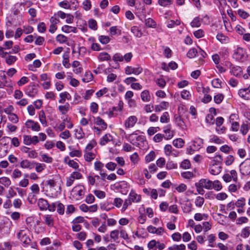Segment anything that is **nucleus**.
<instances>
[{
	"label": "nucleus",
	"instance_id": "nucleus-3",
	"mask_svg": "<svg viewBox=\"0 0 250 250\" xmlns=\"http://www.w3.org/2000/svg\"><path fill=\"white\" fill-rule=\"evenodd\" d=\"M239 116L236 114H231L229 118V123L231 124V129L233 131H237L239 128V124L237 122Z\"/></svg>",
	"mask_w": 250,
	"mask_h": 250
},
{
	"label": "nucleus",
	"instance_id": "nucleus-62",
	"mask_svg": "<svg viewBox=\"0 0 250 250\" xmlns=\"http://www.w3.org/2000/svg\"><path fill=\"white\" fill-rule=\"evenodd\" d=\"M35 165L36 170L38 172H41L45 168V165L44 164L35 163Z\"/></svg>",
	"mask_w": 250,
	"mask_h": 250
},
{
	"label": "nucleus",
	"instance_id": "nucleus-64",
	"mask_svg": "<svg viewBox=\"0 0 250 250\" xmlns=\"http://www.w3.org/2000/svg\"><path fill=\"white\" fill-rule=\"evenodd\" d=\"M89 27L93 30H96L97 29V22L95 20L91 19L88 21Z\"/></svg>",
	"mask_w": 250,
	"mask_h": 250
},
{
	"label": "nucleus",
	"instance_id": "nucleus-52",
	"mask_svg": "<svg viewBox=\"0 0 250 250\" xmlns=\"http://www.w3.org/2000/svg\"><path fill=\"white\" fill-rule=\"evenodd\" d=\"M155 157V152L153 151H151L146 156V161L147 163L150 162L154 159Z\"/></svg>",
	"mask_w": 250,
	"mask_h": 250
},
{
	"label": "nucleus",
	"instance_id": "nucleus-19",
	"mask_svg": "<svg viewBox=\"0 0 250 250\" xmlns=\"http://www.w3.org/2000/svg\"><path fill=\"white\" fill-rule=\"evenodd\" d=\"M60 99L59 101V103L60 104H63L66 99L69 100L71 98V95L66 91L61 93L60 94Z\"/></svg>",
	"mask_w": 250,
	"mask_h": 250
},
{
	"label": "nucleus",
	"instance_id": "nucleus-9",
	"mask_svg": "<svg viewBox=\"0 0 250 250\" xmlns=\"http://www.w3.org/2000/svg\"><path fill=\"white\" fill-rule=\"evenodd\" d=\"M38 86L35 84L28 86L25 90V93L31 97H35L38 93Z\"/></svg>",
	"mask_w": 250,
	"mask_h": 250
},
{
	"label": "nucleus",
	"instance_id": "nucleus-1",
	"mask_svg": "<svg viewBox=\"0 0 250 250\" xmlns=\"http://www.w3.org/2000/svg\"><path fill=\"white\" fill-rule=\"evenodd\" d=\"M30 189L32 192L28 194V200L30 203H32L33 200H36V195L39 193L40 189L39 186L37 184H34L31 186Z\"/></svg>",
	"mask_w": 250,
	"mask_h": 250
},
{
	"label": "nucleus",
	"instance_id": "nucleus-22",
	"mask_svg": "<svg viewBox=\"0 0 250 250\" xmlns=\"http://www.w3.org/2000/svg\"><path fill=\"white\" fill-rule=\"evenodd\" d=\"M20 166L22 168L32 169L34 167V164L31 163L27 160H22L21 162Z\"/></svg>",
	"mask_w": 250,
	"mask_h": 250
},
{
	"label": "nucleus",
	"instance_id": "nucleus-5",
	"mask_svg": "<svg viewBox=\"0 0 250 250\" xmlns=\"http://www.w3.org/2000/svg\"><path fill=\"white\" fill-rule=\"evenodd\" d=\"M246 53L245 49L238 47L234 51L233 57L237 60H241L244 57Z\"/></svg>",
	"mask_w": 250,
	"mask_h": 250
},
{
	"label": "nucleus",
	"instance_id": "nucleus-58",
	"mask_svg": "<svg viewBox=\"0 0 250 250\" xmlns=\"http://www.w3.org/2000/svg\"><path fill=\"white\" fill-rule=\"evenodd\" d=\"M197 53V51L195 48H192L188 51L187 55L189 58H193L196 56Z\"/></svg>",
	"mask_w": 250,
	"mask_h": 250
},
{
	"label": "nucleus",
	"instance_id": "nucleus-27",
	"mask_svg": "<svg viewBox=\"0 0 250 250\" xmlns=\"http://www.w3.org/2000/svg\"><path fill=\"white\" fill-rule=\"evenodd\" d=\"M39 118L41 123L44 126H46L47 125V121L46 119L45 114L43 110H41L40 111Z\"/></svg>",
	"mask_w": 250,
	"mask_h": 250
},
{
	"label": "nucleus",
	"instance_id": "nucleus-57",
	"mask_svg": "<svg viewBox=\"0 0 250 250\" xmlns=\"http://www.w3.org/2000/svg\"><path fill=\"white\" fill-rule=\"evenodd\" d=\"M41 62L39 60H36L33 62V64L29 65V68L31 70H33L34 68H38L41 65Z\"/></svg>",
	"mask_w": 250,
	"mask_h": 250
},
{
	"label": "nucleus",
	"instance_id": "nucleus-42",
	"mask_svg": "<svg viewBox=\"0 0 250 250\" xmlns=\"http://www.w3.org/2000/svg\"><path fill=\"white\" fill-rule=\"evenodd\" d=\"M93 79V75L90 72H85L83 78L82 80L84 83H88L91 81Z\"/></svg>",
	"mask_w": 250,
	"mask_h": 250
},
{
	"label": "nucleus",
	"instance_id": "nucleus-8",
	"mask_svg": "<svg viewBox=\"0 0 250 250\" xmlns=\"http://www.w3.org/2000/svg\"><path fill=\"white\" fill-rule=\"evenodd\" d=\"M25 125L27 128H31L32 130L34 131H39L41 129L39 124L32 120H28L25 122Z\"/></svg>",
	"mask_w": 250,
	"mask_h": 250
},
{
	"label": "nucleus",
	"instance_id": "nucleus-23",
	"mask_svg": "<svg viewBox=\"0 0 250 250\" xmlns=\"http://www.w3.org/2000/svg\"><path fill=\"white\" fill-rule=\"evenodd\" d=\"M164 132L166 134L165 138L167 140L171 139L173 136V132L170 130V125H167L164 128Z\"/></svg>",
	"mask_w": 250,
	"mask_h": 250
},
{
	"label": "nucleus",
	"instance_id": "nucleus-13",
	"mask_svg": "<svg viewBox=\"0 0 250 250\" xmlns=\"http://www.w3.org/2000/svg\"><path fill=\"white\" fill-rule=\"evenodd\" d=\"M128 197L132 203H139L141 200V196L133 190L130 191Z\"/></svg>",
	"mask_w": 250,
	"mask_h": 250
},
{
	"label": "nucleus",
	"instance_id": "nucleus-39",
	"mask_svg": "<svg viewBox=\"0 0 250 250\" xmlns=\"http://www.w3.org/2000/svg\"><path fill=\"white\" fill-rule=\"evenodd\" d=\"M208 216L206 214H201L200 213H195L194 218L196 221H200L202 220H206Z\"/></svg>",
	"mask_w": 250,
	"mask_h": 250
},
{
	"label": "nucleus",
	"instance_id": "nucleus-4",
	"mask_svg": "<svg viewBox=\"0 0 250 250\" xmlns=\"http://www.w3.org/2000/svg\"><path fill=\"white\" fill-rule=\"evenodd\" d=\"M39 142V139L37 136H34L33 137L26 135L23 136V143L26 145H36Z\"/></svg>",
	"mask_w": 250,
	"mask_h": 250
},
{
	"label": "nucleus",
	"instance_id": "nucleus-33",
	"mask_svg": "<svg viewBox=\"0 0 250 250\" xmlns=\"http://www.w3.org/2000/svg\"><path fill=\"white\" fill-rule=\"evenodd\" d=\"M0 184L8 188L11 184V180L7 177H2L0 178Z\"/></svg>",
	"mask_w": 250,
	"mask_h": 250
},
{
	"label": "nucleus",
	"instance_id": "nucleus-24",
	"mask_svg": "<svg viewBox=\"0 0 250 250\" xmlns=\"http://www.w3.org/2000/svg\"><path fill=\"white\" fill-rule=\"evenodd\" d=\"M142 139L143 137L142 136H137L136 134L134 133L130 134L128 137V139L129 140L130 143L133 145L136 144V141H140Z\"/></svg>",
	"mask_w": 250,
	"mask_h": 250
},
{
	"label": "nucleus",
	"instance_id": "nucleus-12",
	"mask_svg": "<svg viewBox=\"0 0 250 250\" xmlns=\"http://www.w3.org/2000/svg\"><path fill=\"white\" fill-rule=\"evenodd\" d=\"M164 150L166 155L167 156H170V155H172L175 157H176L178 154L177 151L173 149L172 146L170 145H166L164 147Z\"/></svg>",
	"mask_w": 250,
	"mask_h": 250
},
{
	"label": "nucleus",
	"instance_id": "nucleus-32",
	"mask_svg": "<svg viewBox=\"0 0 250 250\" xmlns=\"http://www.w3.org/2000/svg\"><path fill=\"white\" fill-rule=\"evenodd\" d=\"M209 141L211 143H214L217 144H221L224 143L222 139L214 135L210 136Z\"/></svg>",
	"mask_w": 250,
	"mask_h": 250
},
{
	"label": "nucleus",
	"instance_id": "nucleus-16",
	"mask_svg": "<svg viewBox=\"0 0 250 250\" xmlns=\"http://www.w3.org/2000/svg\"><path fill=\"white\" fill-rule=\"evenodd\" d=\"M169 106V104L167 102H162L159 104L155 105L154 110L155 112H161L163 110H166Z\"/></svg>",
	"mask_w": 250,
	"mask_h": 250
},
{
	"label": "nucleus",
	"instance_id": "nucleus-46",
	"mask_svg": "<svg viewBox=\"0 0 250 250\" xmlns=\"http://www.w3.org/2000/svg\"><path fill=\"white\" fill-rule=\"evenodd\" d=\"M75 136L78 139H82L84 137V133L82 128L76 129Z\"/></svg>",
	"mask_w": 250,
	"mask_h": 250
},
{
	"label": "nucleus",
	"instance_id": "nucleus-48",
	"mask_svg": "<svg viewBox=\"0 0 250 250\" xmlns=\"http://www.w3.org/2000/svg\"><path fill=\"white\" fill-rule=\"evenodd\" d=\"M109 31L111 35H115L117 34H121V30L118 28L117 26H112L109 29Z\"/></svg>",
	"mask_w": 250,
	"mask_h": 250
},
{
	"label": "nucleus",
	"instance_id": "nucleus-28",
	"mask_svg": "<svg viewBox=\"0 0 250 250\" xmlns=\"http://www.w3.org/2000/svg\"><path fill=\"white\" fill-rule=\"evenodd\" d=\"M64 162L66 164H67L69 167L75 169H77L79 167L78 164L74 160H69V158L68 157L65 158Z\"/></svg>",
	"mask_w": 250,
	"mask_h": 250
},
{
	"label": "nucleus",
	"instance_id": "nucleus-15",
	"mask_svg": "<svg viewBox=\"0 0 250 250\" xmlns=\"http://www.w3.org/2000/svg\"><path fill=\"white\" fill-rule=\"evenodd\" d=\"M222 167L218 164H215L212 165L210 167V173L214 175L219 174L221 171Z\"/></svg>",
	"mask_w": 250,
	"mask_h": 250
},
{
	"label": "nucleus",
	"instance_id": "nucleus-25",
	"mask_svg": "<svg viewBox=\"0 0 250 250\" xmlns=\"http://www.w3.org/2000/svg\"><path fill=\"white\" fill-rule=\"evenodd\" d=\"M62 30L65 33H69L70 32L76 33L77 29L75 27H72L67 25H65L62 27Z\"/></svg>",
	"mask_w": 250,
	"mask_h": 250
},
{
	"label": "nucleus",
	"instance_id": "nucleus-21",
	"mask_svg": "<svg viewBox=\"0 0 250 250\" xmlns=\"http://www.w3.org/2000/svg\"><path fill=\"white\" fill-rule=\"evenodd\" d=\"M70 109L69 103H66L64 105H61L58 106L59 111L63 115H65Z\"/></svg>",
	"mask_w": 250,
	"mask_h": 250
},
{
	"label": "nucleus",
	"instance_id": "nucleus-60",
	"mask_svg": "<svg viewBox=\"0 0 250 250\" xmlns=\"http://www.w3.org/2000/svg\"><path fill=\"white\" fill-rule=\"evenodd\" d=\"M8 119L14 124H17L19 122V117L17 114L13 113L8 116Z\"/></svg>",
	"mask_w": 250,
	"mask_h": 250
},
{
	"label": "nucleus",
	"instance_id": "nucleus-36",
	"mask_svg": "<svg viewBox=\"0 0 250 250\" xmlns=\"http://www.w3.org/2000/svg\"><path fill=\"white\" fill-rule=\"evenodd\" d=\"M234 204L237 208H243L246 205V199L244 197H241L236 201Z\"/></svg>",
	"mask_w": 250,
	"mask_h": 250
},
{
	"label": "nucleus",
	"instance_id": "nucleus-47",
	"mask_svg": "<svg viewBox=\"0 0 250 250\" xmlns=\"http://www.w3.org/2000/svg\"><path fill=\"white\" fill-rule=\"evenodd\" d=\"M250 234V227H246L242 230L241 236L243 238H248Z\"/></svg>",
	"mask_w": 250,
	"mask_h": 250
},
{
	"label": "nucleus",
	"instance_id": "nucleus-53",
	"mask_svg": "<svg viewBox=\"0 0 250 250\" xmlns=\"http://www.w3.org/2000/svg\"><path fill=\"white\" fill-rule=\"evenodd\" d=\"M195 186L199 194L203 195L205 193V190L203 189L204 188L201 186V184L199 182L196 183Z\"/></svg>",
	"mask_w": 250,
	"mask_h": 250
},
{
	"label": "nucleus",
	"instance_id": "nucleus-38",
	"mask_svg": "<svg viewBox=\"0 0 250 250\" xmlns=\"http://www.w3.org/2000/svg\"><path fill=\"white\" fill-rule=\"evenodd\" d=\"M98 58L101 61H104L109 60L111 57L107 53L102 52L100 53Z\"/></svg>",
	"mask_w": 250,
	"mask_h": 250
},
{
	"label": "nucleus",
	"instance_id": "nucleus-7",
	"mask_svg": "<svg viewBox=\"0 0 250 250\" xmlns=\"http://www.w3.org/2000/svg\"><path fill=\"white\" fill-rule=\"evenodd\" d=\"M138 121L136 116H130L125 121L124 125L126 128H130L134 126Z\"/></svg>",
	"mask_w": 250,
	"mask_h": 250
},
{
	"label": "nucleus",
	"instance_id": "nucleus-59",
	"mask_svg": "<svg viewBox=\"0 0 250 250\" xmlns=\"http://www.w3.org/2000/svg\"><path fill=\"white\" fill-rule=\"evenodd\" d=\"M240 188V185L239 184H231L229 186L228 189L229 192H235Z\"/></svg>",
	"mask_w": 250,
	"mask_h": 250
},
{
	"label": "nucleus",
	"instance_id": "nucleus-2",
	"mask_svg": "<svg viewBox=\"0 0 250 250\" xmlns=\"http://www.w3.org/2000/svg\"><path fill=\"white\" fill-rule=\"evenodd\" d=\"M240 172L243 175L250 174V159H246L240 165Z\"/></svg>",
	"mask_w": 250,
	"mask_h": 250
},
{
	"label": "nucleus",
	"instance_id": "nucleus-35",
	"mask_svg": "<svg viewBox=\"0 0 250 250\" xmlns=\"http://www.w3.org/2000/svg\"><path fill=\"white\" fill-rule=\"evenodd\" d=\"M173 145L177 148H181L184 145V141L181 138H178L173 141Z\"/></svg>",
	"mask_w": 250,
	"mask_h": 250
},
{
	"label": "nucleus",
	"instance_id": "nucleus-63",
	"mask_svg": "<svg viewBox=\"0 0 250 250\" xmlns=\"http://www.w3.org/2000/svg\"><path fill=\"white\" fill-rule=\"evenodd\" d=\"M95 155L92 152H86L84 155L85 159L88 162H90L95 158Z\"/></svg>",
	"mask_w": 250,
	"mask_h": 250
},
{
	"label": "nucleus",
	"instance_id": "nucleus-26",
	"mask_svg": "<svg viewBox=\"0 0 250 250\" xmlns=\"http://www.w3.org/2000/svg\"><path fill=\"white\" fill-rule=\"evenodd\" d=\"M44 222L46 225L51 227L54 225V219L51 215H45L44 216Z\"/></svg>",
	"mask_w": 250,
	"mask_h": 250
},
{
	"label": "nucleus",
	"instance_id": "nucleus-18",
	"mask_svg": "<svg viewBox=\"0 0 250 250\" xmlns=\"http://www.w3.org/2000/svg\"><path fill=\"white\" fill-rule=\"evenodd\" d=\"M38 205L40 209L42 210H46L48 208V203L47 201L42 198L39 199Z\"/></svg>",
	"mask_w": 250,
	"mask_h": 250
},
{
	"label": "nucleus",
	"instance_id": "nucleus-51",
	"mask_svg": "<svg viewBox=\"0 0 250 250\" xmlns=\"http://www.w3.org/2000/svg\"><path fill=\"white\" fill-rule=\"evenodd\" d=\"M56 41L60 43H65L67 41V38L62 34H59L56 37Z\"/></svg>",
	"mask_w": 250,
	"mask_h": 250
},
{
	"label": "nucleus",
	"instance_id": "nucleus-50",
	"mask_svg": "<svg viewBox=\"0 0 250 250\" xmlns=\"http://www.w3.org/2000/svg\"><path fill=\"white\" fill-rule=\"evenodd\" d=\"M148 250H157L156 241L152 240L150 241L147 244Z\"/></svg>",
	"mask_w": 250,
	"mask_h": 250
},
{
	"label": "nucleus",
	"instance_id": "nucleus-11",
	"mask_svg": "<svg viewBox=\"0 0 250 250\" xmlns=\"http://www.w3.org/2000/svg\"><path fill=\"white\" fill-rule=\"evenodd\" d=\"M238 95L245 100L250 99V85L248 88L240 89L239 90Z\"/></svg>",
	"mask_w": 250,
	"mask_h": 250
},
{
	"label": "nucleus",
	"instance_id": "nucleus-34",
	"mask_svg": "<svg viewBox=\"0 0 250 250\" xmlns=\"http://www.w3.org/2000/svg\"><path fill=\"white\" fill-rule=\"evenodd\" d=\"M141 97L144 102H148L150 100V96L149 91L147 90H144L141 93Z\"/></svg>",
	"mask_w": 250,
	"mask_h": 250
},
{
	"label": "nucleus",
	"instance_id": "nucleus-37",
	"mask_svg": "<svg viewBox=\"0 0 250 250\" xmlns=\"http://www.w3.org/2000/svg\"><path fill=\"white\" fill-rule=\"evenodd\" d=\"M145 24L148 27L155 28L156 26V22L151 18H148L145 20Z\"/></svg>",
	"mask_w": 250,
	"mask_h": 250
},
{
	"label": "nucleus",
	"instance_id": "nucleus-55",
	"mask_svg": "<svg viewBox=\"0 0 250 250\" xmlns=\"http://www.w3.org/2000/svg\"><path fill=\"white\" fill-rule=\"evenodd\" d=\"M213 185L212 186V188H213L216 191H219L221 190V189L222 188V184L218 180L214 181L213 182Z\"/></svg>",
	"mask_w": 250,
	"mask_h": 250
},
{
	"label": "nucleus",
	"instance_id": "nucleus-43",
	"mask_svg": "<svg viewBox=\"0 0 250 250\" xmlns=\"http://www.w3.org/2000/svg\"><path fill=\"white\" fill-rule=\"evenodd\" d=\"M17 60V57L14 56L8 55L7 57H5L6 62L9 65L14 63Z\"/></svg>",
	"mask_w": 250,
	"mask_h": 250
},
{
	"label": "nucleus",
	"instance_id": "nucleus-30",
	"mask_svg": "<svg viewBox=\"0 0 250 250\" xmlns=\"http://www.w3.org/2000/svg\"><path fill=\"white\" fill-rule=\"evenodd\" d=\"M96 124L100 125L102 129L104 130L107 128V124L100 117H98L96 119Z\"/></svg>",
	"mask_w": 250,
	"mask_h": 250
},
{
	"label": "nucleus",
	"instance_id": "nucleus-17",
	"mask_svg": "<svg viewBox=\"0 0 250 250\" xmlns=\"http://www.w3.org/2000/svg\"><path fill=\"white\" fill-rule=\"evenodd\" d=\"M230 72L232 75L236 77H239L242 74V69L238 66H232Z\"/></svg>",
	"mask_w": 250,
	"mask_h": 250
},
{
	"label": "nucleus",
	"instance_id": "nucleus-14",
	"mask_svg": "<svg viewBox=\"0 0 250 250\" xmlns=\"http://www.w3.org/2000/svg\"><path fill=\"white\" fill-rule=\"evenodd\" d=\"M201 183V186L207 189H211L212 188L213 182L206 179H202L199 181Z\"/></svg>",
	"mask_w": 250,
	"mask_h": 250
},
{
	"label": "nucleus",
	"instance_id": "nucleus-49",
	"mask_svg": "<svg viewBox=\"0 0 250 250\" xmlns=\"http://www.w3.org/2000/svg\"><path fill=\"white\" fill-rule=\"evenodd\" d=\"M119 230H114L111 231L110 232V237L114 241H116L119 238Z\"/></svg>",
	"mask_w": 250,
	"mask_h": 250
},
{
	"label": "nucleus",
	"instance_id": "nucleus-29",
	"mask_svg": "<svg viewBox=\"0 0 250 250\" xmlns=\"http://www.w3.org/2000/svg\"><path fill=\"white\" fill-rule=\"evenodd\" d=\"M216 39L222 43H226L229 42V38L222 33H218L216 36Z\"/></svg>",
	"mask_w": 250,
	"mask_h": 250
},
{
	"label": "nucleus",
	"instance_id": "nucleus-40",
	"mask_svg": "<svg viewBox=\"0 0 250 250\" xmlns=\"http://www.w3.org/2000/svg\"><path fill=\"white\" fill-rule=\"evenodd\" d=\"M170 118L167 112H164L160 117V122L162 123H167L169 122Z\"/></svg>",
	"mask_w": 250,
	"mask_h": 250
},
{
	"label": "nucleus",
	"instance_id": "nucleus-6",
	"mask_svg": "<svg viewBox=\"0 0 250 250\" xmlns=\"http://www.w3.org/2000/svg\"><path fill=\"white\" fill-rule=\"evenodd\" d=\"M18 237L23 243L24 247L30 244L31 240L24 232V230H21L17 234Z\"/></svg>",
	"mask_w": 250,
	"mask_h": 250
},
{
	"label": "nucleus",
	"instance_id": "nucleus-45",
	"mask_svg": "<svg viewBox=\"0 0 250 250\" xmlns=\"http://www.w3.org/2000/svg\"><path fill=\"white\" fill-rule=\"evenodd\" d=\"M173 0H158V3L163 7L170 6L173 2Z\"/></svg>",
	"mask_w": 250,
	"mask_h": 250
},
{
	"label": "nucleus",
	"instance_id": "nucleus-61",
	"mask_svg": "<svg viewBox=\"0 0 250 250\" xmlns=\"http://www.w3.org/2000/svg\"><path fill=\"white\" fill-rule=\"evenodd\" d=\"M224 95L222 94H218L214 97V101L215 103L220 104L224 99Z\"/></svg>",
	"mask_w": 250,
	"mask_h": 250
},
{
	"label": "nucleus",
	"instance_id": "nucleus-20",
	"mask_svg": "<svg viewBox=\"0 0 250 250\" xmlns=\"http://www.w3.org/2000/svg\"><path fill=\"white\" fill-rule=\"evenodd\" d=\"M112 139L113 137L110 134H106L100 139V144L104 146L112 141Z\"/></svg>",
	"mask_w": 250,
	"mask_h": 250
},
{
	"label": "nucleus",
	"instance_id": "nucleus-31",
	"mask_svg": "<svg viewBox=\"0 0 250 250\" xmlns=\"http://www.w3.org/2000/svg\"><path fill=\"white\" fill-rule=\"evenodd\" d=\"M75 191L77 192L79 197H82L84 194V187L83 186L78 185L74 188Z\"/></svg>",
	"mask_w": 250,
	"mask_h": 250
},
{
	"label": "nucleus",
	"instance_id": "nucleus-10",
	"mask_svg": "<svg viewBox=\"0 0 250 250\" xmlns=\"http://www.w3.org/2000/svg\"><path fill=\"white\" fill-rule=\"evenodd\" d=\"M142 71L143 69L141 67H132V66H128L125 68V72L127 75L131 74L139 75L142 73Z\"/></svg>",
	"mask_w": 250,
	"mask_h": 250
},
{
	"label": "nucleus",
	"instance_id": "nucleus-56",
	"mask_svg": "<svg viewBox=\"0 0 250 250\" xmlns=\"http://www.w3.org/2000/svg\"><path fill=\"white\" fill-rule=\"evenodd\" d=\"M175 121L176 124L180 127L183 128L185 123L183 121L182 118L179 116H175Z\"/></svg>",
	"mask_w": 250,
	"mask_h": 250
},
{
	"label": "nucleus",
	"instance_id": "nucleus-44",
	"mask_svg": "<svg viewBox=\"0 0 250 250\" xmlns=\"http://www.w3.org/2000/svg\"><path fill=\"white\" fill-rule=\"evenodd\" d=\"M249 222V219L245 216H242L238 218L236 220V223L237 225H241L243 224L247 223Z\"/></svg>",
	"mask_w": 250,
	"mask_h": 250
},
{
	"label": "nucleus",
	"instance_id": "nucleus-54",
	"mask_svg": "<svg viewBox=\"0 0 250 250\" xmlns=\"http://www.w3.org/2000/svg\"><path fill=\"white\" fill-rule=\"evenodd\" d=\"M192 27H198L201 25V21L198 17L195 18L190 23Z\"/></svg>",
	"mask_w": 250,
	"mask_h": 250
},
{
	"label": "nucleus",
	"instance_id": "nucleus-41",
	"mask_svg": "<svg viewBox=\"0 0 250 250\" xmlns=\"http://www.w3.org/2000/svg\"><path fill=\"white\" fill-rule=\"evenodd\" d=\"M204 202L205 200L203 197L198 196L195 200V206L197 207L201 208L203 205Z\"/></svg>",
	"mask_w": 250,
	"mask_h": 250
}]
</instances>
